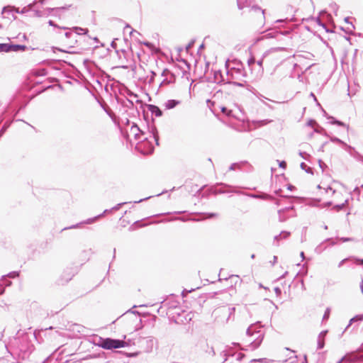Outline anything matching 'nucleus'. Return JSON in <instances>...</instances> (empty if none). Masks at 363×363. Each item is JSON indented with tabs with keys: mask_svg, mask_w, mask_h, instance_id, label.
I'll use <instances>...</instances> for the list:
<instances>
[{
	"mask_svg": "<svg viewBox=\"0 0 363 363\" xmlns=\"http://www.w3.org/2000/svg\"><path fill=\"white\" fill-rule=\"evenodd\" d=\"M264 335L262 326L259 323H254L247 329L245 342L251 350H255L261 345Z\"/></svg>",
	"mask_w": 363,
	"mask_h": 363,
	"instance_id": "1",
	"label": "nucleus"
},
{
	"mask_svg": "<svg viewBox=\"0 0 363 363\" xmlns=\"http://www.w3.org/2000/svg\"><path fill=\"white\" fill-rule=\"evenodd\" d=\"M286 49L284 48H272L267 51H266L262 56V58L259 60H258L257 62H255L254 58H250L248 60V65L249 66H254V67H258V70L257 72V77H260L263 74V67L262 63L264 58L267 57L268 56L272 55V57H277V52L279 51H285Z\"/></svg>",
	"mask_w": 363,
	"mask_h": 363,
	"instance_id": "2",
	"label": "nucleus"
},
{
	"mask_svg": "<svg viewBox=\"0 0 363 363\" xmlns=\"http://www.w3.org/2000/svg\"><path fill=\"white\" fill-rule=\"evenodd\" d=\"M89 32L87 28H83L81 27H73L70 30L67 31L65 33V36L67 40H70V42L67 43L69 45V48H74V45L77 43V35H86Z\"/></svg>",
	"mask_w": 363,
	"mask_h": 363,
	"instance_id": "3",
	"label": "nucleus"
},
{
	"mask_svg": "<svg viewBox=\"0 0 363 363\" xmlns=\"http://www.w3.org/2000/svg\"><path fill=\"white\" fill-rule=\"evenodd\" d=\"M356 352H363V343L358 347ZM357 361H363V354L358 355L355 354V352H352L342 357L337 363H342L344 362L354 363Z\"/></svg>",
	"mask_w": 363,
	"mask_h": 363,
	"instance_id": "4",
	"label": "nucleus"
},
{
	"mask_svg": "<svg viewBox=\"0 0 363 363\" xmlns=\"http://www.w3.org/2000/svg\"><path fill=\"white\" fill-rule=\"evenodd\" d=\"M235 308L234 307H221L214 311V314L225 318L223 323H228L232 316L234 315Z\"/></svg>",
	"mask_w": 363,
	"mask_h": 363,
	"instance_id": "5",
	"label": "nucleus"
},
{
	"mask_svg": "<svg viewBox=\"0 0 363 363\" xmlns=\"http://www.w3.org/2000/svg\"><path fill=\"white\" fill-rule=\"evenodd\" d=\"M124 346L125 342L123 340L111 338H105L101 345V347L106 350L118 349L123 347Z\"/></svg>",
	"mask_w": 363,
	"mask_h": 363,
	"instance_id": "6",
	"label": "nucleus"
},
{
	"mask_svg": "<svg viewBox=\"0 0 363 363\" xmlns=\"http://www.w3.org/2000/svg\"><path fill=\"white\" fill-rule=\"evenodd\" d=\"M279 220L280 222L286 221L289 218L296 216L294 206L286 207L278 211Z\"/></svg>",
	"mask_w": 363,
	"mask_h": 363,
	"instance_id": "7",
	"label": "nucleus"
},
{
	"mask_svg": "<svg viewBox=\"0 0 363 363\" xmlns=\"http://www.w3.org/2000/svg\"><path fill=\"white\" fill-rule=\"evenodd\" d=\"M36 1L33 2L32 4H28L27 6L23 7L21 10H19L18 8L11 6H4L2 10V13H6L7 11H14L16 13H26L28 12L33 6L35 4Z\"/></svg>",
	"mask_w": 363,
	"mask_h": 363,
	"instance_id": "8",
	"label": "nucleus"
},
{
	"mask_svg": "<svg viewBox=\"0 0 363 363\" xmlns=\"http://www.w3.org/2000/svg\"><path fill=\"white\" fill-rule=\"evenodd\" d=\"M226 358L223 363H227L228 362H233V360H236L237 362H240L245 357V354L242 352H236L231 354L230 352H228V354H225Z\"/></svg>",
	"mask_w": 363,
	"mask_h": 363,
	"instance_id": "9",
	"label": "nucleus"
},
{
	"mask_svg": "<svg viewBox=\"0 0 363 363\" xmlns=\"http://www.w3.org/2000/svg\"><path fill=\"white\" fill-rule=\"evenodd\" d=\"M228 76V80L230 79H238L240 76L243 75V71L240 69L232 68L227 72Z\"/></svg>",
	"mask_w": 363,
	"mask_h": 363,
	"instance_id": "10",
	"label": "nucleus"
},
{
	"mask_svg": "<svg viewBox=\"0 0 363 363\" xmlns=\"http://www.w3.org/2000/svg\"><path fill=\"white\" fill-rule=\"evenodd\" d=\"M327 242H330V245H334L335 244L331 238H327L315 248V252L317 254L322 253L327 247V246L325 245V243Z\"/></svg>",
	"mask_w": 363,
	"mask_h": 363,
	"instance_id": "11",
	"label": "nucleus"
},
{
	"mask_svg": "<svg viewBox=\"0 0 363 363\" xmlns=\"http://www.w3.org/2000/svg\"><path fill=\"white\" fill-rule=\"evenodd\" d=\"M181 104V101L179 100L175 99H169L164 102L163 107L166 110H169L175 108L177 106Z\"/></svg>",
	"mask_w": 363,
	"mask_h": 363,
	"instance_id": "12",
	"label": "nucleus"
},
{
	"mask_svg": "<svg viewBox=\"0 0 363 363\" xmlns=\"http://www.w3.org/2000/svg\"><path fill=\"white\" fill-rule=\"evenodd\" d=\"M148 110L152 115H155L156 117H160L163 113L162 110L158 106L152 104H150L148 106Z\"/></svg>",
	"mask_w": 363,
	"mask_h": 363,
	"instance_id": "13",
	"label": "nucleus"
},
{
	"mask_svg": "<svg viewBox=\"0 0 363 363\" xmlns=\"http://www.w3.org/2000/svg\"><path fill=\"white\" fill-rule=\"evenodd\" d=\"M130 133L134 135L135 140H140V135H143V132L140 130L138 126L133 124L130 128Z\"/></svg>",
	"mask_w": 363,
	"mask_h": 363,
	"instance_id": "14",
	"label": "nucleus"
},
{
	"mask_svg": "<svg viewBox=\"0 0 363 363\" xmlns=\"http://www.w3.org/2000/svg\"><path fill=\"white\" fill-rule=\"evenodd\" d=\"M201 344L203 345V346L206 347V348H204V350H205L206 353H207L208 356L214 357L216 355V352L214 351L213 347L211 346H209L206 341H205V340L201 341Z\"/></svg>",
	"mask_w": 363,
	"mask_h": 363,
	"instance_id": "15",
	"label": "nucleus"
},
{
	"mask_svg": "<svg viewBox=\"0 0 363 363\" xmlns=\"http://www.w3.org/2000/svg\"><path fill=\"white\" fill-rule=\"evenodd\" d=\"M250 13H255L256 14H258L262 19H264V10L262 9L258 6H252L250 9Z\"/></svg>",
	"mask_w": 363,
	"mask_h": 363,
	"instance_id": "16",
	"label": "nucleus"
},
{
	"mask_svg": "<svg viewBox=\"0 0 363 363\" xmlns=\"http://www.w3.org/2000/svg\"><path fill=\"white\" fill-rule=\"evenodd\" d=\"M327 334V330L322 331L318 337V349L320 350L323 348L325 345L324 339Z\"/></svg>",
	"mask_w": 363,
	"mask_h": 363,
	"instance_id": "17",
	"label": "nucleus"
},
{
	"mask_svg": "<svg viewBox=\"0 0 363 363\" xmlns=\"http://www.w3.org/2000/svg\"><path fill=\"white\" fill-rule=\"evenodd\" d=\"M252 4V0H237L238 8L240 10L246 7H250Z\"/></svg>",
	"mask_w": 363,
	"mask_h": 363,
	"instance_id": "18",
	"label": "nucleus"
},
{
	"mask_svg": "<svg viewBox=\"0 0 363 363\" xmlns=\"http://www.w3.org/2000/svg\"><path fill=\"white\" fill-rule=\"evenodd\" d=\"M9 52L23 51L26 49V45L9 44Z\"/></svg>",
	"mask_w": 363,
	"mask_h": 363,
	"instance_id": "19",
	"label": "nucleus"
},
{
	"mask_svg": "<svg viewBox=\"0 0 363 363\" xmlns=\"http://www.w3.org/2000/svg\"><path fill=\"white\" fill-rule=\"evenodd\" d=\"M174 297L167 300L165 305L168 306L169 308H176L179 306V301L176 300H173Z\"/></svg>",
	"mask_w": 363,
	"mask_h": 363,
	"instance_id": "20",
	"label": "nucleus"
},
{
	"mask_svg": "<svg viewBox=\"0 0 363 363\" xmlns=\"http://www.w3.org/2000/svg\"><path fill=\"white\" fill-rule=\"evenodd\" d=\"M105 338H103L101 337H99L98 335H94L93 337V340H92V342L95 345H97L99 347H101V345L103 344V340H104Z\"/></svg>",
	"mask_w": 363,
	"mask_h": 363,
	"instance_id": "21",
	"label": "nucleus"
},
{
	"mask_svg": "<svg viewBox=\"0 0 363 363\" xmlns=\"http://www.w3.org/2000/svg\"><path fill=\"white\" fill-rule=\"evenodd\" d=\"M362 320H363V318H362V315L361 314L357 315H355L354 317H353L352 318L350 319V323H349V325H347V328H348L353 323L360 322V321H362Z\"/></svg>",
	"mask_w": 363,
	"mask_h": 363,
	"instance_id": "22",
	"label": "nucleus"
},
{
	"mask_svg": "<svg viewBox=\"0 0 363 363\" xmlns=\"http://www.w3.org/2000/svg\"><path fill=\"white\" fill-rule=\"evenodd\" d=\"M103 216V214H99L94 218H89L87 220H86L85 221L83 222V223H85V224H91L93 223L94 222H95L97 219H99V218L102 217Z\"/></svg>",
	"mask_w": 363,
	"mask_h": 363,
	"instance_id": "23",
	"label": "nucleus"
},
{
	"mask_svg": "<svg viewBox=\"0 0 363 363\" xmlns=\"http://www.w3.org/2000/svg\"><path fill=\"white\" fill-rule=\"evenodd\" d=\"M9 52V43H0V52Z\"/></svg>",
	"mask_w": 363,
	"mask_h": 363,
	"instance_id": "24",
	"label": "nucleus"
},
{
	"mask_svg": "<svg viewBox=\"0 0 363 363\" xmlns=\"http://www.w3.org/2000/svg\"><path fill=\"white\" fill-rule=\"evenodd\" d=\"M152 137L154 139V140L155 141L156 144L158 145H159V143H158L159 136H158L157 131L155 128H152Z\"/></svg>",
	"mask_w": 363,
	"mask_h": 363,
	"instance_id": "25",
	"label": "nucleus"
},
{
	"mask_svg": "<svg viewBox=\"0 0 363 363\" xmlns=\"http://www.w3.org/2000/svg\"><path fill=\"white\" fill-rule=\"evenodd\" d=\"M252 197L256 198V199H271V196H269L268 194H264L262 195L254 194V195L252 196Z\"/></svg>",
	"mask_w": 363,
	"mask_h": 363,
	"instance_id": "26",
	"label": "nucleus"
},
{
	"mask_svg": "<svg viewBox=\"0 0 363 363\" xmlns=\"http://www.w3.org/2000/svg\"><path fill=\"white\" fill-rule=\"evenodd\" d=\"M251 361L252 362H263V363H269V362L277 363V362H275L274 360H269L266 358L259 359H252Z\"/></svg>",
	"mask_w": 363,
	"mask_h": 363,
	"instance_id": "27",
	"label": "nucleus"
},
{
	"mask_svg": "<svg viewBox=\"0 0 363 363\" xmlns=\"http://www.w3.org/2000/svg\"><path fill=\"white\" fill-rule=\"evenodd\" d=\"M202 215L205 216V218H212L218 217V214L215 213H203Z\"/></svg>",
	"mask_w": 363,
	"mask_h": 363,
	"instance_id": "28",
	"label": "nucleus"
},
{
	"mask_svg": "<svg viewBox=\"0 0 363 363\" xmlns=\"http://www.w3.org/2000/svg\"><path fill=\"white\" fill-rule=\"evenodd\" d=\"M18 275H19V274L18 272H11L9 274H8L6 275V277L13 279V278L18 277ZM5 277H6V276L4 277V279L2 281H4V280L6 281Z\"/></svg>",
	"mask_w": 363,
	"mask_h": 363,
	"instance_id": "29",
	"label": "nucleus"
},
{
	"mask_svg": "<svg viewBox=\"0 0 363 363\" xmlns=\"http://www.w3.org/2000/svg\"><path fill=\"white\" fill-rule=\"evenodd\" d=\"M330 140L333 143H336L340 145H343L345 142H343L342 140L339 139L337 137H330Z\"/></svg>",
	"mask_w": 363,
	"mask_h": 363,
	"instance_id": "30",
	"label": "nucleus"
},
{
	"mask_svg": "<svg viewBox=\"0 0 363 363\" xmlns=\"http://www.w3.org/2000/svg\"><path fill=\"white\" fill-rule=\"evenodd\" d=\"M342 146L344 147L345 150L350 154V152H353L354 150V148L347 144H346L345 143H344V144L342 145Z\"/></svg>",
	"mask_w": 363,
	"mask_h": 363,
	"instance_id": "31",
	"label": "nucleus"
},
{
	"mask_svg": "<svg viewBox=\"0 0 363 363\" xmlns=\"http://www.w3.org/2000/svg\"><path fill=\"white\" fill-rule=\"evenodd\" d=\"M301 167L302 169H304L306 172L313 174L311 167H307L306 164L304 162H302L301 164Z\"/></svg>",
	"mask_w": 363,
	"mask_h": 363,
	"instance_id": "32",
	"label": "nucleus"
},
{
	"mask_svg": "<svg viewBox=\"0 0 363 363\" xmlns=\"http://www.w3.org/2000/svg\"><path fill=\"white\" fill-rule=\"evenodd\" d=\"M281 240V237L280 234L274 236V245H277V246H279V240Z\"/></svg>",
	"mask_w": 363,
	"mask_h": 363,
	"instance_id": "33",
	"label": "nucleus"
},
{
	"mask_svg": "<svg viewBox=\"0 0 363 363\" xmlns=\"http://www.w3.org/2000/svg\"><path fill=\"white\" fill-rule=\"evenodd\" d=\"M345 202H347V201ZM345 203H341V204L335 205V206H333V208L335 209L337 211H339L342 210L345 207Z\"/></svg>",
	"mask_w": 363,
	"mask_h": 363,
	"instance_id": "34",
	"label": "nucleus"
},
{
	"mask_svg": "<svg viewBox=\"0 0 363 363\" xmlns=\"http://www.w3.org/2000/svg\"><path fill=\"white\" fill-rule=\"evenodd\" d=\"M280 235H281V239H287L290 236L291 233H290V232H288V231H281Z\"/></svg>",
	"mask_w": 363,
	"mask_h": 363,
	"instance_id": "35",
	"label": "nucleus"
},
{
	"mask_svg": "<svg viewBox=\"0 0 363 363\" xmlns=\"http://www.w3.org/2000/svg\"><path fill=\"white\" fill-rule=\"evenodd\" d=\"M350 155L356 159H359V158L362 157L361 155L359 152H357V151H355V150H354L353 152H350Z\"/></svg>",
	"mask_w": 363,
	"mask_h": 363,
	"instance_id": "36",
	"label": "nucleus"
},
{
	"mask_svg": "<svg viewBox=\"0 0 363 363\" xmlns=\"http://www.w3.org/2000/svg\"><path fill=\"white\" fill-rule=\"evenodd\" d=\"M332 123H333V124L337 125H339V126H345V124L344 123H342V121H340L335 120V119H334V120L332 121Z\"/></svg>",
	"mask_w": 363,
	"mask_h": 363,
	"instance_id": "37",
	"label": "nucleus"
},
{
	"mask_svg": "<svg viewBox=\"0 0 363 363\" xmlns=\"http://www.w3.org/2000/svg\"><path fill=\"white\" fill-rule=\"evenodd\" d=\"M153 146L151 144H149L148 149L143 152L144 154L151 153L153 151Z\"/></svg>",
	"mask_w": 363,
	"mask_h": 363,
	"instance_id": "38",
	"label": "nucleus"
},
{
	"mask_svg": "<svg viewBox=\"0 0 363 363\" xmlns=\"http://www.w3.org/2000/svg\"><path fill=\"white\" fill-rule=\"evenodd\" d=\"M126 203L125 202H123V203H118L116 206H113L111 210L112 211H117L118 210L121 206L125 204Z\"/></svg>",
	"mask_w": 363,
	"mask_h": 363,
	"instance_id": "39",
	"label": "nucleus"
},
{
	"mask_svg": "<svg viewBox=\"0 0 363 363\" xmlns=\"http://www.w3.org/2000/svg\"><path fill=\"white\" fill-rule=\"evenodd\" d=\"M240 167V164L238 163H233L230 167L229 170L233 171L235 170L237 167Z\"/></svg>",
	"mask_w": 363,
	"mask_h": 363,
	"instance_id": "40",
	"label": "nucleus"
},
{
	"mask_svg": "<svg viewBox=\"0 0 363 363\" xmlns=\"http://www.w3.org/2000/svg\"><path fill=\"white\" fill-rule=\"evenodd\" d=\"M76 327H77V331L79 333H83L85 329L84 327L79 325H76Z\"/></svg>",
	"mask_w": 363,
	"mask_h": 363,
	"instance_id": "41",
	"label": "nucleus"
},
{
	"mask_svg": "<svg viewBox=\"0 0 363 363\" xmlns=\"http://www.w3.org/2000/svg\"><path fill=\"white\" fill-rule=\"evenodd\" d=\"M274 291H275V294H277V296H280L281 294V290L279 287H275L274 288Z\"/></svg>",
	"mask_w": 363,
	"mask_h": 363,
	"instance_id": "42",
	"label": "nucleus"
},
{
	"mask_svg": "<svg viewBox=\"0 0 363 363\" xmlns=\"http://www.w3.org/2000/svg\"><path fill=\"white\" fill-rule=\"evenodd\" d=\"M279 165L281 168L285 169L286 167V163L284 161L279 162Z\"/></svg>",
	"mask_w": 363,
	"mask_h": 363,
	"instance_id": "43",
	"label": "nucleus"
},
{
	"mask_svg": "<svg viewBox=\"0 0 363 363\" xmlns=\"http://www.w3.org/2000/svg\"><path fill=\"white\" fill-rule=\"evenodd\" d=\"M340 240H342L343 242H348L352 240V238H340Z\"/></svg>",
	"mask_w": 363,
	"mask_h": 363,
	"instance_id": "44",
	"label": "nucleus"
},
{
	"mask_svg": "<svg viewBox=\"0 0 363 363\" xmlns=\"http://www.w3.org/2000/svg\"><path fill=\"white\" fill-rule=\"evenodd\" d=\"M194 40H192L191 42H190V43L186 45V51H187V52H188V51H189V50L192 47V45H194Z\"/></svg>",
	"mask_w": 363,
	"mask_h": 363,
	"instance_id": "45",
	"label": "nucleus"
},
{
	"mask_svg": "<svg viewBox=\"0 0 363 363\" xmlns=\"http://www.w3.org/2000/svg\"><path fill=\"white\" fill-rule=\"evenodd\" d=\"M194 291V289H191V290H189V291H186V289H184L182 292V295L183 297H184L188 293Z\"/></svg>",
	"mask_w": 363,
	"mask_h": 363,
	"instance_id": "46",
	"label": "nucleus"
},
{
	"mask_svg": "<svg viewBox=\"0 0 363 363\" xmlns=\"http://www.w3.org/2000/svg\"><path fill=\"white\" fill-rule=\"evenodd\" d=\"M147 342H148V344L150 345V350H152V345H153V338H150L149 340H147Z\"/></svg>",
	"mask_w": 363,
	"mask_h": 363,
	"instance_id": "47",
	"label": "nucleus"
},
{
	"mask_svg": "<svg viewBox=\"0 0 363 363\" xmlns=\"http://www.w3.org/2000/svg\"><path fill=\"white\" fill-rule=\"evenodd\" d=\"M79 224L73 225H72V226H70V227L65 228L63 229V230H67V229L77 228H78V227H79Z\"/></svg>",
	"mask_w": 363,
	"mask_h": 363,
	"instance_id": "48",
	"label": "nucleus"
},
{
	"mask_svg": "<svg viewBox=\"0 0 363 363\" xmlns=\"http://www.w3.org/2000/svg\"><path fill=\"white\" fill-rule=\"evenodd\" d=\"M151 74H152V76H151V77L150 79V81H149L150 83H152L153 82L154 77L156 75L155 72H154L153 71L151 72Z\"/></svg>",
	"mask_w": 363,
	"mask_h": 363,
	"instance_id": "49",
	"label": "nucleus"
},
{
	"mask_svg": "<svg viewBox=\"0 0 363 363\" xmlns=\"http://www.w3.org/2000/svg\"><path fill=\"white\" fill-rule=\"evenodd\" d=\"M277 256H274L273 257V260L271 262L272 264V265H274L277 262Z\"/></svg>",
	"mask_w": 363,
	"mask_h": 363,
	"instance_id": "50",
	"label": "nucleus"
},
{
	"mask_svg": "<svg viewBox=\"0 0 363 363\" xmlns=\"http://www.w3.org/2000/svg\"><path fill=\"white\" fill-rule=\"evenodd\" d=\"M147 143H147V142H143V143H139V144L138 145V147H138V149H140V148H142V147H143V146L145 145Z\"/></svg>",
	"mask_w": 363,
	"mask_h": 363,
	"instance_id": "51",
	"label": "nucleus"
},
{
	"mask_svg": "<svg viewBox=\"0 0 363 363\" xmlns=\"http://www.w3.org/2000/svg\"><path fill=\"white\" fill-rule=\"evenodd\" d=\"M6 129V126L4 125L0 130V137L4 134Z\"/></svg>",
	"mask_w": 363,
	"mask_h": 363,
	"instance_id": "52",
	"label": "nucleus"
},
{
	"mask_svg": "<svg viewBox=\"0 0 363 363\" xmlns=\"http://www.w3.org/2000/svg\"><path fill=\"white\" fill-rule=\"evenodd\" d=\"M319 166L323 170L324 167L326 165L321 160H319Z\"/></svg>",
	"mask_w": 363,
	"mask_h": 363,
	"instance_id": "53",
	"label": "nucleus"
},
{
	"mask_svg": "<svg viewBox=\"0 0 363 363\" xmlns=\"http://www.w3.org/2000/svg\"><path fill=\"white\" fill-rule=\"evenodd\" d=\"M315 123V121L314 120H310L308 122V125L310 126H313Z\"/></svg>",
	"mask_w": 363,
	"mask_h": 363,
	"instance_id": "54",
	"label": "nucleus"
},
{
	"mask_svg": "<svg viewBox=\"0 0 363 363\" xmlns=\"http://www.w3.org/2000/svg\"><path fill=\"white\" fill-rule=\"evenodd\" d=\"M49 25L51 26H54V27H58L55 23L54 21L50 20L49 22H48Z\"/></svg>",
	"mask_w": 363,
	"mask_h": 363,
	"instance_id": "55",
	"label": "nucleus"
},
{
	"mask_svg": "<svg viewBox=\"0 0 363 363\" xmlns=\"http://www.w3.org/2000/svg\"><path fill=\"white\" fill-rule=\"evenodd\" d=\"M320 26H321L323 28H325V31H326V32H328H328H332V31H331V30H330L329 29L326 28V26H325V25L324 23H320Z\"/></svg>",
	"mask_w": 363,
	"mask_h": 363,
	"instance_id": "56",
	"label": "nucleus"
},
{
	"mask_svg": "<svg viewBox=\"0 0 363 363\" xmlns=\"http://www.w3.org/2000/svg\"><path fill=\"white\" fill-rule=\"evenodd\" d=\"M250 67L252 69V70H255L256 72H257L258 67H254V66H250ZM255 75L257 76V73L255 74Z\"/></svg>",
	"mask_w": 363,
	"mask_h": 363,
	"instance_id": "57",
	"label": "nucleus"
},
{
	"mask_svg": "<svg viewBox=\"0 0 363 363\" xmlns=\"http://www.w3.org/2000/svg\"><path fill=\"white\" fill-rule=\"evenodd\" d=\"M111 211H112L111 208V209H106L101 214H103V216H104V214L110 213Z\"/></svg>",
	"mask_w": 363,
	"mask_h": 363,
	"instance_id": "58",
	"label": "nucleus"
},
{
	"mask_svg": "<svg viewBox=\"0 0 363 363\" xmlns=\"http://www.w3.org/2000/svg\"><path fill=\"white\" fill-rule=\"evenodd\" d=\"M346 261V259H342L338 264V267H341L343 263Z\"/></svg>",
	"mask_w": 363,
	"mask_h": 363,
	"instance_id": "59",
	"label": "nucleus"
},
{
	"mask_svg": "<svg viewBox=\"0 0 363 363\" xmlns=\"http://www.w3.org/2000/svg\"><path fill=\"white\" fill-rule=\"evenodd\" d=\"M328 315H329V310L327 309V311H325V313L324 314V318H325L326 317H328Z\"/></svg>",
	"mask_w": 363,
	"mask_h": 363,
	"instance_id": "60",
	"label": "nucleus"
},
{
	"mask_svg": "<svg viewBox=\"0 0 363 363\" xmlns=\"http://www.w3.org/2000/svg\"><path fill=\"white\" fill-rule=\"evenodd\" d=\"M45 69H42L41 72L39 73V75H41V76L45 75Z\"/></svg>",
	"mask_w": 363,
	"mask_h": 363,
	"instance_id": "61",
	"label": "nucleus"
},
{
	"mask_svg": "<svg viewBox=\"0 0 363 363\" xmlns=\"http://www.w3.org/2000/svg\"><path fill=\"white\" fill-rule=\"evenodd\" d=\"M138 33V32H137L136 30H135L132 29V30H130V34L131 35H133V33Z\"/></svg>",
	"mask_w": 363,
	"mask_h": 363,
	"instance_id": "62",
	"label": "nucleus"
},
{
	"mask_svg": "<svg viewBox=\"0 0 363 363\" xmlns=\"http://www.w3.org/2000/svg\"><path fill=\"white\" fill-rule=\"evenodd\" d=\"M332 204V202L329 201V202H327L325 203H324V206H329Z\"/></svg>",
	"mask_w": 363,
	"mask_h": 363,
	"instance_id": "63",
	"label": "nucleus"
},
{
	"mask_svg": "<svg viewBox=\"0 0 363 363\" xmlns=\"http://www.w3.org/2000/svg\"><path fill=\"white\" fill-rule=\"evenodd\" d=\"M357 262L361 264H363V259H357Z\"/></svg>",
	"mask_w": 363,
	"mask_h": 363,
	"instance_id": "64",
	"label": "nucleus"
}]
</instances>
